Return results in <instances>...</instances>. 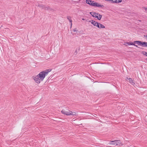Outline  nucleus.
<instances>
[{"label": "nucleus", "instance_id": "nucleus-1", "mask_svg": "<svg viewBox=\"0 0 147 147\" xmlns=\"http://www.w3.org/2000/svg\"><path fill=\"white\" fill-rule=\"evenodd\" d=\"M51 71V69H49L41 72L40 73L34 78L36 82L39 84L41 81H42L45 76Z\"/></svg>", "mask_w": 147, "mask_h": 147}, {"label": "nucleus", "instance_id": "nucleus-2", "mask_svg": "<svg viewBox=\"0 0 147 147\" xmlns=\"http://www.w3.org/2000/svg\"><path fill=\"white\" fill-rule=\"evenodd\" d=\"M109 144L114 145L115 146H119L122 145V144L119 140L110 141Z\"/></svg>", "mask_w": 147, "mask_h": 147}, {"label": "nucleus", "instance_id": "nucleus-3", "mask_svg": "<svg viewBox=\"0 0 147 147\" xmlns=\"http://www.w3.org/2000/svg\"><path fill=\"white\" fill-rule=\"evenodd\" d=\"M61 112L62 114L67 116L70 115L71 114V113H70L71 111L69 110L67 111L65 109H63L61 111Z\"/></svg>", "mask_w": 147, "mask_h": 147}, {"label": "nucleus", "instance_id": "nucleus-4", "mask_svg": "<svg viewBox=\"0 0 147 147\" xmlns=\"http://www.w3.org/2000/svg\"><path fill=\"white\" fill-rule=\"evenodd\" d=\"M137 42L138 43L139 45L141 46L142 47H147V42H142L140 41V42Z\"/></svg>", "mask_w": 147, "mask_h": 147}, {"label": "nucleus", "instance_id": "nucleus-5", "mask_svg": "<svg viewBox=\"0 0 147 147\" xmlns=\"http://www.w3.org/2000/svg\"><path fill=\"white\" fill-rule=\"evenodd\" d=\"M86 3L92 6H94L95 5V3H94V1H92L91 0H86Z\"/></svg>", "mask_w": 147, "mask_h": 147}, {"label": "nucleus", "instance_id": "nucleus-6", "mask_svg": "<svg viewBox=\"0 0 147 147\" xmlns=\"http://www.w3.org/2000/svg\"><path fill=\"white\" fill-rule=\"evenodd\" d=\"M90 13L93 17L95 18H97V15H98V13H96L94 12H91Z\"/></svg>", "mask_w": 147, "mask_h": 147}, {"label": "nucleus", "instance_id": "nucleus-7", "mask_svg": "<svg viewBox=\"0 0 147 147\" xmlns=\"http://www.w3.org/2000/svg\"><path fill=\"white\" fill-rule=\"evenodd\" d=\"M90 22H91L92 24L93 25L96 26L98 25V23L95 21L92 20L89 21Z\"/></svg>", "mask_w": 147, "mask_h": 147}, {"label": "nucleus", "instance_id": "nucleus-8", "mask_svg": "<svg viewBox=\"0 0 147 147\" xmlns=\"http://www.w3.org/2000/svg\"><path fill=\"white\" fill-rule=\"evenodd\" d=\"M95 5L94 6H95L100 7L102 8H104L105 7V6L104 5H100L98 3H95Z\"/></svg>", "mask_w": 147, "mask_h": 147}, {"label": "nucleus", "instance_id": "nucleus-9", "mask_svg": "<svg viewBox=\"0 0 147 147\" xmlns=\"http://www.w3.org/2000/svg\"><path fill=\"white\" fill-rule=\"evenodd\" d=\"M96 27L99 28H105V26L102 24L98 23Z\"/></svg>", "mask_w": 147, "mask_h": 147}, {"label": "nucleus", "instance_id": "nucleus-10", "mask_svg": "<svg viewBox=\"0 0 147 147\" xmlns=\"http://www.w3.org/2000/svg\"><path fill=\"white\" fill-rule=\"evenodd\" d=\"M122 2V0H112V2L114 3H119Z\"/></svg>", "mask_w": 147, "mask_h": 147}, {"label": "nucleus", "instance_id": "nucleus-11", "mask_svg": "<svg viewBox=\"0 0 147 147\" xmlns=\"http://www.w3.org/2000/svg\"><path fill=\"white\" fill-rule=\"evenodd\" d=\"M127 78L129 80V82L131 84L134 85L135 84V83L134 82V80H132L131 78H129L128 79V78Z\"/></svg>", "mask_w": 147, "mask_h": 147}, {"label": "nucleus", "instance_id": "nucleus-12", "mask_svg": "<svg viewBox=\"0 0 147 147\" xmlns=\"http://www.w3.org/2000/svg\"><path fill=\"white\" fill-rule=\"evenodd\" d=\"M102 15H101L98 13V15H97V18H97L98 20H100L102 18Z\"/></svg>", "mask_w": 147, "mask_h": 147}, {"label": "nucleus", "instance_id": "nucleus-13", "mask_svg": "<svg viewBox=\"0 0 147 147\" xmlns=\"http://www.w3.org/2000/svg\"><path fill=\"white\" fill-rule=\"evenodd\" d=\"M38 7L42 8V9L45 8V6L42 4H38Z\"/></svg>", "mask_w": 147, "mask_h": 147}, {"label": "nucleus", "instance_id": "nucleus-14", "mask_svg": "<svg viewBox=\"0 0 147 147\" xmlns=\"http://www.w3.org/2000/svg\"><path fill=\"white\" fill-rule=\"evenodd\" d=\"M67 19L69 20L70 23L72 22V20H71V17L70 16H67Z\"/></svg>", "mask_w": 147, "mask_h": 147}, {"label": "nucleus", "instance_id": "nucleus-15", "mask_svg": "<svg viewBox=\"0 0 147 147\" xmlns=\"http://www.w3.org/2000/svg\"><path fill=\"white\" fill-rule=\"evenodd\" d=\"M71 115H72L73 116H76V114L75 112H72L71 111Z\"/></svg>", "mask_w": 147, "mask_h": 147}, {"label": "nucleus", "instance_id": "nucleus-16", "mask_svg": "<svg viewBox=\"0 0 147 147\" xmlns=\"http://www.w3.org/2000/svg\"><path fill=\"white\" fill-rule=\"evenodd\" d=\"M137 42H140V41H135L133 42V44L134 45H135L136 44L137 45H139L138 43Z\"/></svg>", "mask_w": 147, "mask_h": 147}, {"label": "nucleus", "instance_id": "nucleus-17", "mask_svg": "<svg viewBox=\"0 0 147 147\" xmlns=\"http://www.w3.org/2000/svg\"><path fill=\"white\" fill-rule=\"evenodd\" d=\"M44 8L45 9V10H49L51 9V8L49 7H45Z\"/></svg>", "mask_w": 147, "mask_h": 147}, {"label": "nucleus", "instance_id": "nucleus-18", "mask_svg": "<svg viewBox=\"0 0 147 147\" xmlns=\"http://www.w3.org/2000/svg\"><path fill=\"white\" fill-rule=\"evenodd\" d=\"M130 42V45H134V46H136L137 47H138V46H137L136 45H135L133 44V42Z\"/></svg>", "mask_w": 147, "mask_h": 147}, {"label": "nucleus", "instance_id": "nucleus-19", "mask_svg": "<svg viewBox=\"0 0 147 147\" xmlns=\"http://www.w3.org/2000/svg\"><path fill=\"white\" fill-rule=\"evenodd\" d=\"M142 54H143V55H147V52H145V51H143L142 52Z\"/></svg>", "mask_w": 147, "mask_h": 147}, {"label": "nucleus", "instance_id": "nucleus-20", "mask_svg": "<svg viewBox=\"0 0 147 147\" xmlns=\"http://www.w3.org/2000/svg\"><path fill=\"white\" fill-rule=\"evenodd\" d=\"M73 31L74 32L77 31L76 29V28H74V29L73 30Z\"/></svg>", "mask_w": 147, "mask_h": 147}, {"label": "nucleus", "instance_id": "nucleus-21", "mask_svg": "<svg viewBox=\"0 0 147 147\" xmlns=\"http://www.w3.org/2000/svg\"><path fill=\"white\" fill-rule=\"evenodd\" d=\"M125 43L127 44L128 45H130V42H127Z\"/></svg>", "mask_w": 147, "mask_h": 147}, {"label": "nucleus", "instance_id": "nucleus-22", "mask_svg": "<svg viewBox=\"0 0 147 147\" xmlns=\"http://www.w3.org/2000/svg\"><path fill=\"white\" fill-rule=\"evenodd\" d=\"M112 0H105L106 1H111Z\"/></svg>", "mask_w": 147, "mask_h": 147}, {"label": "nucleus", "instance_id": "nucleus-23", "mask_svg": "<svg viewBox=\"0 0 147 147\" xmlns=\"http://www.w3.org/2000/svg\"><path fill=\"white\" fill-rule=\"evenodd\" d=\"M145 10L146 11H147V8H145Z\"/></svg>", "mask_w": 147, "mask_h": 147}, {"label": "nucleus", "instance_id": "nucleus-24", "mask_svg": "<svg viewBox=\"0 0 147 147\" xmlns=\"http://www.w3.org/2000/svg\"><path fill=\"white\" fill-rule=\"evenodd\" d=\"M71 27L72 26V22L71 23Z\"/></svg>", "mask_w": 147, "mask_h": 147}, {"label": "nucleus", "instance_id": "nucleus-25", "mask_svg": "<svg viewBox=\"0 0 147 147\" xmlns=\"http://www.w3.org/2000/svg\"><path fill=\"white\" fill-rule=\"evenodd\" d=\"M82 20H85V19L83 18V19H82Z\"/></svg>", "mask_w": 147, "mask_h": 147}, {"label": "nucleus", "instance_id": "nucleus-26", "mask_svg": "<svg viewBox=\"0 0 147 147\" xmlns=\"http://www.w3.org/2000/svg\"><path fill=\"white\" fill-rule=\"evenodd\" d=\"M77 51V49H76V51H75V52H76Z\"/></svg>", "mask_w": 147, "mask_h": 147}, {"label": "nucleus", "instance_id": "nucleus-27", "mask_svg": "<svg viewBox=\"0 0 147 147\" xmlns=\"http://www.w3.org/2000/svg\"><path fill=\"white\" fill-rule=\"evenodd\" d=\"M78 51H79V50H80V49H79H79H78Z\"/></svg>", "mask_w": 147, "mask_h": 147}, {"label": "nucleus", "instance_id": "nucleus-28", "mask_svg": "<svg viewBox=\"0 0 147 147\" xmlns=\"http://www.w3.org/2000/svg\"><path fill=\"white\" fill-rule=\"evenodd\" d=\"M146 38H147V36H146Z\"/></svg>", "mask_w": 147, "mask_h": 147}]
</instances>
